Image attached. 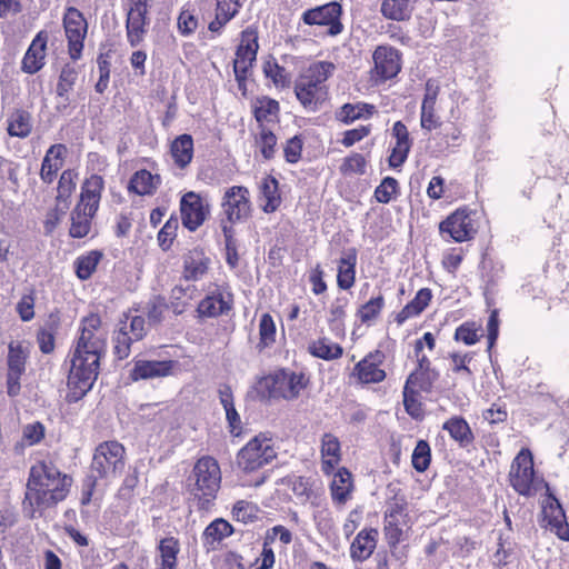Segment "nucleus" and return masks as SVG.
I'll return each mask as SVG.
<instances>
[{"mask_svg":"<svg viewBox=\"0 0 569 569\" xmlns=\"http://www.w3.org/2000/svg\"><path fill=\"white\" fill-rule=\"evenodd\" d=\"M151 0H129L126 31L127 39L131 47L139 46L146 33L148 26V3Z\"/></svg>","mask_w":569,"mask_h":569,"instance_id":"nucleus-13","label":"nucleus"},{"mask_svg":"<svg viewBox=\"0 0 569 569\" xmlns=\"http://www.w3.org/2000/svg\"><path fill=\"white\" fill-rule=\"evenodd\" d=\"M72 479L62 473L51 461H38L30 469L23 509L33 519L42 511L66 499Z\"/></svg>","mask_w":569,"mask_h":569,"instance_id":"nucleus-1","label":"nucleus"},{"mask_svg":"<svg viewBox=\"0 0 569 569\" xmlns=\"http://www.w3.org/2000/svg\"><path fill=\"white\" fill-rule=\"evenodd\" d=\"M435 106L429 103L421 104L420 124L422 129L431 131L440 126V118L435 113Z\"/></svg>","mask_w":569,"mask_h":569,"instance_id":"nucleus-60","label":"nucleus"},{"mask_svg":"<svg viewBox=\"0 0 569 569\" xmlns=\"http://www.w3.org/2000/svg\"><path fill=\"white\" fill-rule=\"evenodd\" d=\"M277 457L273 442L264 436L251 439L237 456V463L246 472H252L269 465Z\"/></svg>","mask_w":569,"mask_h":569,"instance_id":"nucleus-6","label":"nucleus"},{"mask_svg":"<svg viewBox=\"0 0 569 569\" xmlns=\"http://www.w3.org/2000/svg\"><path fill=\"white\" fill-rule=\"evenodd\" d=\"M256 143L264 159H271L273 157L277 138L270 130L261 128Z\"/></svg>","mask_w":569,"mask_h":569,"instance_id":"nucleus-51","label":"nucleus"},{"mask_svg":"<svg viewBox=\"0 0 569 569\" xmlns=\"http://www.w3.org/2000/svg\"><path fill=\"white\" fill-rule=\"evenodd\" d=\"M438 377L439 373L432 368H417L407 378L406 386L422 391H429Z\"/></svg>","mask_w":569,"mask_h":569,"instance_id":"nucleus-42","label":"nucleus"},{"mask_svg":"<svg viewBox=\"0 0 569 569\" xmlns=\"http://www.w3.org/2000/svg\"><path fill=\"white\" fill-rule=\"evenodd\" d=\"M76 186L77 173L71 169L62 171L58 181L56 202L69 207V199L76 190Z\"/></svg>","mask_w":569,"mask_h":569,"instance_id":"nucleus-43","label":"nucleus"},{"mask_svg":"<svg viewBox=\"0 0 569 569\" xmlns=\"http://www.w3.org/2000/svg\"><path fill=\"white\" fill-rule=\"evenodd\" d=\"M102 254L99 251H90L76 260V273L81 280H87L97 269Z\"/></svg>","mask_w":569,"mask_h":569,"instance_id":"nucleus-47","label":"nucleus"},{"mask_svg":"<svg viewBox=\"0 0 569 569\" xmlns=\"http://www.w3.org/2000/svg\"><path fill=\"white\" fill-rule=\"evenodd\" d=\"M378 531L376 529L361 530L350 547V556L353 560L363 561L368 559L376 549Z\"/></svg>","mask_w":569,"mask_h":569,"instance_id":"nucleus-26","label":"nucleus"},{"mask_svg":"<svg viewBox=\"0 0 569 569\" xmlns=\"http://www.w3.org/2000/svg\"><path fill=\"white\" fill-rule=\"evenodd\" d=\"M431 290L428 288L420 289L416 297L407 303L403 309L397 315L396 320L399 325L403 323L409 318L420 315L431 300Z\"/></svg>","mask_w":569,"mask_h":569,"instance_id":"nucleus-34","label":"nucleus"},{"mask_svg":"<svg viewBox=\"0 0 569 569\" xmlns=\"http://www.w3.org/2000/svg\"><path fill=\"white\" fill-rule=\"evenodd\" d=\"M322 471L330 473L340 462V441L332 433H325L321 439Z\"/></svg>","mask_w":569,"mask_h":569,"instance_id":"nucleus-28","label":"nucleus"},{"mask_svg":"<svg viewBox=\"0 0 569 569\" xmlns=\"http://www.w3.org/2000/svg\"><path fill=\"white\" fill-rule=\"evenodd\" d=\"M416 0H383L381 13L385 18L396 21L409 19Z\"/></svg>","mask_w":569,"mask_h":569,"instance_id":"nucleus-37","label":"nucleus"},{"mask_svg":"<svg viewBox=\"0 0 569 569\" xmlns=\"http://www.w3.org/2000/svg\"><path fill=\"white\" fill-rule=\"evenodd\" d=\"M231 525L224 519L213 520L203 532L204 545L210 549H216L224 538L232 533Z\"/></svg>","mask_w":569,"mask_h":569,"instance_id":"nucleus-38","label":"nucleus"},{"mask_svg":"<svg viewBox=\"0 0 569 569\" xmlns=\"http://www.w3.org/2000/svg\"><path fill=\"white\" fill-rule=\"evenodd\" d=\"M240 7L239 0H217L216 18L209 23V30L220 31L238 13Z\"/></svg>","mask_w":569,"mask_h":569,"instance_id":"nucleus-33","label":"nucleus"},{"mask_svg":"<svg viewBox=\"0 0 569 569\" xmlns=\"http://www.w3.org/2000/svg\"><path fill=\"white\" fill-rule=\"evenodd\" d=\"M375 112V107L368 103H346L340 108L338 112V119L348 124L358 119H367Z\"/></svg>","mask_w":569,"mask_h":569,"instance_id":"nucleus-44","label":"nucleus"},{"mask_svg":"<svg viewBox=\"0 0 569 569\" xmlns=\"http://www.w3.org/2000/svg\"><path fill=\"white\" fill-rule=\"evenodd\" d=\"M341 6L336 2H329L303 12L302 20L309 26H329V34L337 36L342 31L340 22Z\"/></svg>","mask_w":569,"mask_h":569,"instance_id":"nucleus-14","label":"nucleus"},{"mask_svg":"<svg viewBox=\"0 0 569 569\" xmlns=\"http://www.w3.org/2000/svg\"><path fill=\"white\" fill-rule=\"evenodd\" d=\"M263 385L268 389L269 397L287 400L296 399L306 386L303 375L287 371L266 378Z\"/></svg>","mask_w":569,"mask_h":569,"instance_id":"nucleus-10","label":"nucleus"},{"mask_svg":"<svg viewBox=\"0 0 569 569\" xmlns=\"http://www.w3.org/2000/svg\"><path fill=\"white\" fill-rule=\"evenodd\" d=\"M210 259L202 249H192L183 258V273L187 280H199L208 271Z\"/></svg>","mask_w":569,"mask_h":569,"instance_id":"nucleus-25","label":"nucleus"},{"mask_svg":"<svg viewBox=\"0 0 569 569\" xmlns=\"http://www.w3.org/2000/svg\"><path fill=\"white\" fill-rule=\"evenodd\" d=\"M67 147L61 143L52 144L46 152L40 169L41 180L50 184L57 177L58 171L63 166Z\"/></svg>","mask_w":569,"mask_h":569,"instance_id":"nucleus-22","label":"nucleus"},{"mask_svg":"<svg viewBox=\"0 0 569 569\" xmlns=\"http://www.w3.org/2000/svg\"><path fill=\"white\" fill-rule=\"evenodd\" d=\"M335 64L317 61L310 64L297 79L295 93L299 102L308 111L318 110L327 98L326 81L332 74Z\"/></svg>","mask_w":569,"mask_h":569,"instance_id":"nucleus-4","label":"nucleus"},{"mask_svg":"<svg viewBox=\"0 0 569 569\" xmlns=\"http://www.w3.org/2000/svg\"><path fill=\"white\" fill-rule=\"evenodd\" d=\"M63 27L68 39L69 54L72 60H78L87 34V21L78 9L68 8L63 17Z\"/></svg>","mask_w":569,"mask_h":569,"instance_id":"nucleus-12","label":"nucleus"},{"mask_svg":"<svg viewBox=\"0 0 569 569\" xmlns=\"http://www.w3.org/2000/svg\"><path fill=\"white\" fill-rule=\"evenodd\" d=\"M180 551L179 541L173 537L164 538L159 543L160 560L157 563L177 567V556Z\"/></svg>","mask_w":569,"mask_h":569,"instance_id":"nucleus-48","label":"nucleus"},{"mask_svg":"<svg viewBox=\"0 0 569 569\" xmlns=\"http://www.w3.org/2000/svg\"><path fill=\"white\" fill-rule=\"evenodd\" d=\"M309 352L313 357L330 361L339 359L343 353V349L331 339L321 337L309 345Z\"/></svg>","mask_w":569,"mask_h":569,"instance_id":"nucleus-35","label":"nucleus"},{"mask_svg":"<svg viewBox=\"0 0 569 569\" xmlns=\"http://www.w3.org/2000/svg\"><path fill=\"white\" fill-rule=\"evenodd\" d=\"M173 368V361L137 360L131 371L133 380L152 379L169 376Z\"/></svg>","mask_w":569,"mask_h":569,"instance_id":"nucleus-24","label":"nucleus"},{"mask_svg":"<svg viewBox=\"0 0 569 569\" xmlns=\"http://www.w3.org/2000/svg\"><path fill=\"white\" fill-rule=\"evenodd\" d=\"M107 333L101 328V319L98 315H90L82 319L80 336L77 341L84 347L86 342L106 343Z\"/></svg>","mask_w":569,"mask_h":569,"instance_id":"nucleus-27","label":"nucleus"},{"mask_svg":"<svg viewBox=\"0 0 569 569\" xmlns=\"http://www.w3.org/2000/svg\"><path fill=\"white\" fill-rule=\"evenodd\" d=\"M352 487L351 473L346 468L339 469L331 482V496L333 501L339 505H345L350 497Z\"/></svg>","mask_w":569,"mask_h":569,"instance_id":"nucleus-32","label":"nucleus"},{"mask_svg":"<svg viewBox=\"0 0 569 569\" xmlns=\"http://www.w3.org/2000/svg\"><path fill=\"white\" fill-rule=\"evenodd\" d=\"M383 297L378 296L376 298L370 299L367 303H365L358 315L362 322H369L377 318L383 307Z\"/></svg>","mask_w":569,"mask_h":569,"instance_id":"nucleus-54","label":"nucleus"},{"mask_svg":"<svg viewBox=\"0 0 569 569\" xmlns=\"http://www.w3.org/2000/svg\"><path fill=\"white\" fill-rule=\"evenodd\" d=\"M106 352V343L86 342L80 346L77 341L71 358L68 386L80 395H86L93 386L99 375L100 359Z\"/></svg>","mask_w":569,"mask_h":569,"instance_id":"nucleus-3","label":"nucleus"},{"mask_svg":"<svg viewBox=\"0 0 569 569\" xmlns=\"http://www.w3.org/2000/svg\"><path fill=\"white\" fill-rule=\"evenodd\" d=\"M124 448L118 441H106L101 443L94 452L92 460V471H96L100 478L116 476L124 467Z\"/></svg>","mask_w":569,"mask_h":569,"instance_id":"nucleus-8","label":"nucleus"},{"mask_svg":"<svg viewBox=\"0 0 569 569\" xmlns=\"http://www.w3.org/2000/svg\"><path fill=\"white\" fill-rule=\"evenodd\" d=\"M279 111V103L269 98L259 99L254 107V116L257 121H268L271 117H276Z\"/></svg>","mask_w":569,"mask_h":569,"instance_id":"nucleus-52","label":"nucleus"},{"mask_svg":"<svg viewBox=\"0 0 569 569\" xmlns=\"http://www.w3.org/2000/svg\"><path fill=\"white\" fill-rule=\"evenodd\" d=\"M412 467L419 471L423 472L428 469L431 460L430 447L427 441L419 440L417 446L412 452Z\"/></svg>","mask_w":569,"mask_h":569,"instance_id":"nucleus-49","label":"nucleus"},{"mask_svg":"<svg viewBox=\"0 0 569 569\" xmlns=\"http://www.w3.org/2000/svg\"><path fill=\"white\" fill-rule=\"evenodd\" d=\"M260 190L262 210L267 213L276 211L281 203L278 181L272 177H266L261 182Z\"/></svg>","mask_w":569,"mask_h":569,"instance_id":"nucleus-36","label":"nucleus"},{"mask_svg":"<svg viewBox=\"0 0 569 569\" xmlns=\"http://www.w3.org/2000/svg\"><path fill=\"white\" fill-rule=\"evenodd\" d=\"M48 37L39 32L29 46L23 59L22 70L29 74L38 72L44 66Z\"/></svg>","mask_w":569,"mask_h":569,"instance_id":"nucleus-20","label":"nucleus"},{"mask_svg":"<svg viewBox=\"0 0 569 569\" xmlns=\"http://www.w3.org/2000/svg\"><path fill=\"white\" fill-rule=\"evenodd\" d=\"M260 340L264 346L274 342L276 339V325L269 313H263L259 321Z\"/></svg>","mask_w":569,"mask_h":569,"instance_id":"nucleus-56","label":"nucleus"},{"mask_svg":"<svg viewBox=\"0 0 569 569\" xmlns=\"http://www.w3.org/2000/svg\"><path fill=\"white\" fill-rule=\"evenodd\" d=\"M263 73L271 79L277 87H286L289 84V78L286 69L274 61H267L263 66Z\"/></svg>","mask_w":569,"mask_h":569,"instance_id":"nucleus-53","label":"nucleus"},{"mask_svg":"<svg viewBox=\"0 0 569 569\" xmlns=\"http://www.w3.org/2000/svg\"><path fill=\"white\" fill-rule=\"evenodd\" d=\"M160 182L158 174L153 176L148 170H139L131 177L128 190L139 196L152 194Z\"/></svg>","mask_w":569,"mask_h":569,"instance_id":"nucleus-31","label":"nucleus"},{"mask_svg":"<svg viewBox=\"0 0 569 569\" xmlns=\"http://www.w3.org/2000/svg\"><path fill=\"white\" fill-rule=\"evenodd\" d=\"M357 250L349 249L340 259L338 266L337 283L340 289H350L356 281Z\"/></svg>","mask_w":569,"mask_h":569,"instance_id":"nucleus-29","label":"nucleus"},{"mask_svg":"<svg viewBox=\"0 0 569 569\" xmlns=\"http://www.w3.org/2000/svg\"><path fill=\"white\" fill-rule=\"evenodd\" d=\"M147 309L149 321L152 323H159L162 320L168 306L164 298L154 297L149 301Z\"/></svg>","mask_w":569,"mask_h":569,"instance_id":"nucleus-62","label":"nucleus"},{"mask_svg":"<svg viewBox=\"0 0 569 569\" xmlns=\"http://www.w3.org/2000/svg\"><path fill=\"white\" fill-rule=\"evenodd\" d=\"M231 295L217 290L199 302L197 311L200 317L214 318L228 312L231 309Z\"/></svg>","mask_w":569,"mask_h":569,"instance_id":"nucleus-21","label":"nucleus"},{"mask_svg":"<svg viewBox=\"0 0 569 569\" xmlns=\"http://www.w3.org/2000/svg\"><path fill=\"white\" fill-rule=\"evenodd\" d=\"M44 426L40 422L29 423L23 427V440L28 446L39 443L44 437Z\"/></svg>","mask_w":569,"mask_h":569,"instance_id":"nucleus-61","label":"nucleus"},{"mask_svg":"<svg viewBox=\"0 0 569 569\" xmlns=\"http://www.w3.org/2000/svg\"><path fill=\"white\" fill-rule=\"evenodd\" d=\"M258 51L257 34L254 31L247 29L241 33L240 44L236 51L233 61L234 77L242 79L243 73H248L252 63L256 61Z\"/></svg>","mask_w":569,"mask_h":569,"instance_id":"nucleus-17","label":"nucleus"},{"mask_svg":"<svg viewBox=\"0 0 569 569\" xmlns=\"http://www.w3.org/2000/svg\"><path fill=\"white\" fill-rule=\"evenodd\" d=\"M392 137L396 139V144L389 157V164L392 168H397L406 161L412 142L409 138L407 127L401 121L395 122L392 127Z\"/></svg>","mask_w":569,"mask_h":569,"instance_id":"nucleus-23","label":"nucleus"},{"mask_svg":"<svg viewBox=\"0 0 569 569\" xmlns=\"http://www.w3.org/2000/svg\"><path fill=\"white\" fill-rule=\"evenodd\" d=\"M403 405L406 411L413 418H419L422 413L421 403L417 399V389L405 385Z\"/></svg>","mask_w":569,"mask_h":569,"instance_id":"nucleus-58","label":"nucleus"},{"mask_svg":"<svg viewBox=\"0 0 569 569\" xmlns=\"http://www.w3.org/2000/svg\"><path fill=\"white\" fill-rule=\"evenodd\" d=\"M77 71L73 67L66 66L62 68L59 81L57 84V94L59 98V108H67L70 104L69 92L72 90L76 80Z\"/></svg>","mask_w":569,"mask_h":569,"instance_id":"nucleus-40","label":"nucleus"},{"mask_svg":"<svg viewBox=\"0 0 569 569\" xmlns=\"http://www.w3.org/2000/svg\"><path fill=\"white\" fill-rule=\"evenodd\" d=\"M180 210L183 226L194 231L207 219L209 206L203 203L199 194L190 191L182 197Z\"/></svg>","mask_w":569,"mask_h":569,"instance_id":"nucleus-16","label":"nucleus"},{"mask_svg":"<svg viewBox=\"0 0 569 569\" xmlns=\"http://www.w3.org/2000/svg\"><path fill=\"white\" fill-rule=\"evenodd\" d=\"M510 486L521 496H530L535 486L533 458L531 451L522 448L511 462Z\"/></svg>","mask_w":569,"mask_h":569,"instance_id":"nucleus-9","label":"nucleus"},{"mask_svg":"<svg viewBox=\"0 0 569 569\" xmlns=\"http://www.w3.org/2000/svg\"><path fill=\"white\" fill-rule=\"evenodd\" d=\"M407 500L403 496L395 495L387 503L385 522L390 526L402 525L407 517Z\"/></svg>","mask_w":569,"mask_h":569,"instance_id":"nucleus-45","label":"nucleus"},{"mask_svg":"<svg viewBox=\"0 0 569 569\" xmlns=\"http://www.w3.org/2000/svg\"><path fill=\"white\" fill-rule=\"evenodd\" d=\"M170 152L174 163L181 169L186 168L193 157L192 137L187 133L177 137L171 143Z\"/></svg>","mask_w":569,"mask_h":569,"instance_id":"nucleus-30","label":"nucleus"},{"mask_svg":"<svg viewBox=\"0 0 569 569\" xmlns=\"http://www.w3.org/2000/svg\"><path fill=\"white\" fill-rule=\"evenodd\" d=\"M366 168L365 157L360 153H352L345 158L340 171L342 174H362Z\"/></svg>","mask_w":569,"mask_h":569,"instance_id":"nucleus-55","label":"nucleus"},{"mask_svg":"<svg viewBox=\"0 0 569 569\" xmlns=\"http://www.w3.org/2000/svg\"><path fill=\"white\" fill-rule=\"evenodd\" d=\"M222 210L228 221L236 223L250 216V193L246 187L233 186L224 191L222 198Z\"/></svg>","mask_w":569,"mask_h":569,"instance_id":"nucleus-11","label":"nucleus"},{"mask_svg":"<svg viewBox=\"0 0 569 569\" xmlns=\"http://www.w3.org/2000/svg\"><path fill=\"white\" fill-rule=\"evenodd\" d=\"M442 428L447 430L450 437L461 446H467L473 440V435L469 425L460 417L450 418L443 423Z\"/></svg>","mask_w":569,"mask_h":569,"instance_id":"nucleus-41","label":"nucleus"},{"mask_svg":"<svg viewBox=\"0 0 569 569\" xmlns=\"http://www.w3.org/2000/svg\"><path fill=\"white\" fill-rule=\"evenodd\" d=\"M439 229L443 237L448 234L456 242L468 241L476 233L470 213L466 209H459L451 213L440 223Z\"/></svg>","mask_w":569,"mask_h":569,"instance_id":"nucleus-15","label":"nucleus"},{"mask_svg":"<svg viewBox=\"0 0 569 569\" xmlns=\"http://www.w3.org/2000/svg\"><path fill=\"white\" fill-rule=\"evenodd\" d=\"M383 361L381 351L370 352L355 366L352 375L361 383H379L386 379V371L381 368Z\"/></svg>","mask_w":569,"mask_h":569,"instance_id":"nucleus-18","label":"nucleus"},{"mask_svg":"<svg viewBox=\"0 0 569 569\" xmlns=\"http://www.w3.org/2000/svg\"><path fill=\"white\" fill-rule=\"evenodd\" d=\"M32 121L28 111L16 110L8 119V133L11 137L26 138L31 133Z\"/></svg>","mask_w":569,"mask_h":569,"instance_id":"nucleus-39","label":"nucleus"},{"mask_svg":"<svg viewBox=\"0 0 569 569\" xmlns=\"http://www.w3.org/2000/svg\"><path fill=\"white\" fill-rule=\"evenodd\" d=\"M191 492L199 500L202 509H207L216 495L221 483V471L216 459L211 457L200 458L192 470L189 478Z\"/></svg>","mask_w":569,"mask_h":569,"instance_id":"nucleus-5","label":"nucleus"},{"mask_svg":"<svg viewBox=\"0 0 569 569\" xmlns=\"http://www.w3.org/2000/svg\"><path fill=\"white\" fill-rule=\"evenodd\" d=\"M103 190L104 180L99 174H91L81 184L79 200L70 212L69 234L72 238L80 239L90 233Z\"/></svg>","mask_w":569,"mask_h":569,"instance_id":"nucleus-2","label":"nucleus"},{"mask_svg":"<svg viewBox=\"0 0 569 569\" xmlns=\"http://www.w3.org/2000/svg\"><path fill=\"white\" fill-rule=\"evenodd\" d=\"M233 518L242 523H249L258 518V508L251 502L240 500L232 509Z\"/></svg>","mask_w":569,"mask_h":569,"instance_id":"nucleus-50","label":"nucleus"},{"mask_svg":"<svg viewBox=\"0 0 569 569\" xmlns=\"http://www.w3.org/2000/svg\"><path fill=\"white\" fill-rule=\"evenodd\" d=\"M69 207L64 204H60L58 202L54 203V207L48 211L44 220V230L46 233H51L57 226L60 223L62 218L64 217Z\"/></svg>","mask_w":569,"mask_h":569,"instance_id":"nucleus-59","label":"nucleus"},{"mask_svg":"<svg viewBox=\"0 0 569 569\" xmlns=\"http://www.w3.org/2000/svg\"><path fill=\"white\" fill-rule=\"evenodd\" d=\"M147 333L146 321L141 316L126 315L118 323L113 335V351L118 359L130 356L131 345Z\"/></svg>","mask_w":569,"mask_h":569,"instance_id":"nucleus-7","label":"nucleus"},{"mask_svg":"<svg viewBox=\"0 0 569 569\" xmlns=\"http://www.w3.org/2000/svg\"><path fill=\"white\" fill-rule=\"evenodd\" d=\"M8 371L23 375L28 359V351L21 343L11 342L8 348Z\"/></svg>","mask_w":569,"mask_h":569,"instance_id":"nucleus-46","label":"nucleus"},{"mask_svg":"<svg viewBox=\"0 0 569 569\" xmlns=\"http://www.w3.org/2000/svg\"><path fill=\"white\" fill-rule=\"evenodd\" d=\"M397 188L398 181L395 178H385L375 191L376 199L381 203H388L397 192Z\"/></svg>","mask_w":569,"mask_h":569,"instance_id":"nucleus-57","label":"nucleus"},{"mask_svg":"<svg viewBox=\"0 0 569 569\" xmlns=\"http://www.w3.org/2000/svg\"><path fill=\"white\" fill-rule=\"evenodd\" d=\"M198 27L197 18L188 10L182 11L178 17V29L183 36L191 34Z\"/></svg>","mask_w":569,"mask_h":569,"instance_id":"nucleus-64","label":"nucleus"},{"mask_svg":"<svg viewBox=\"0 0 569 569\" xmlns=\"http://www.w3.org/2000/svg\"><path fill=\"white\" fill-rule=\"evenodd\" d=\"M302 139L299 136H295L289 139L283 148L284 158L290 163H296L301 157L302 152Z\"/></svg>","mask_w":569,"mask_h":569,"instance_id":"nucleus-63","label":"nucleus"},{"mask_svg":"<svg viewBox=\"0 0 569 569\" xmlns=\"http://www.w3.org/2000/svg\"><path fill=\"white\" fill-rule=\"evenodd\" d=\"M375 76L379 80H388L398 74L401 69L398 50L391 47H378L373 52Z\"/></svg>","mask_w":569,"mask_h":569,"instance_id":"nucleus-19","label":"nucleus"}]
</instances>
